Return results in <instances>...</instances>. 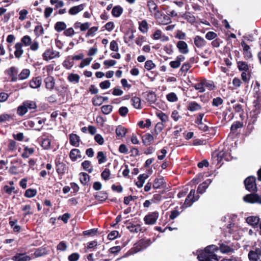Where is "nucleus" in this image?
<instances>
[{"instance_id":"f257e3e1","label":"nucleus","mask_w":261,"mask_h":261,"mask_svg":"<svg viewBox=\"0 0 261 261\" xmlns=\"http://www.w3.org/2000/svg\"><path fill=\"white\" fill-rule=\"evenodd\" d=\"M217 250L218 248L216 245H209L199 252L197 258L199 261H219L217 255L214 253Z\"/></svg>"},{"instance_id":"f03ea898","label":"nucleus","mask_w":261,"mask_h":261,"mask_svg":"<svg viewBox=\"0 0 261 261\" xmlns=\"http://www.w3.org/2000/svg\"><path fill=\"white\" fill-rule=\"evenodd\" d=\"M236 159H233L229 153L223 151L219 152L215 151L212 154V162L213 163H224L228 162H235Z\"/></svg>"},{"instance_id":"7ed1b4c3","label":"nucleus","mask_w":261,"mask_h":261,"mask_svg":"<svg viewBox=\"0 0 261 261\" xmlns=\"http://www.w3.org/2000/svg\"><path fill=\"white\" fill-rule=\"evenodd\" d=\"M152 242L150 239L146 240L141 239L136 244L133 248H132L129 251L131 253H135L139 251H140L144 249H146L149 246Z\"/></svg>"},{"instance_id":"20e7f679","label":"nucleus","mask_w":261,"mask_h":261,"mask_svg":"<svg viewBox=\"0 0 261 261\" xmlns=\"http://www.w3.org/2000/svg\"><path fill=\"white\" fill-rule=\"evenodd\" d=\"M20 43H21L22 45L23 44L25 46H30L31 50L33 51L37 50L39 47L38 42L36 40L32 41L31 38L28 35L24 36L21 39Z\"/></svg>"},{"instance_id":"39448f33","label":"nucleus","mask_w":261,"mask_h":261,"mask_svg":"<svg viewBox=\"0 0 261 261\" xmlns=\"http://www.w3.org/2000/svg\"><path fill=\"white\" fill-rule=\"evenodd\" d=\"M246 189L249 192H256L257 188L256 184V178L254 176L247 177L244 181Z\"/></svg>"},{"instance_id":"423d86ee","label":"nucleus","mask_w":261,"mask_h":261,"mask_svg":"<svg viewBox=\"0 0 261 261\" xmlns=\"http://www.w3.org/2000/svg\"><path fill=\"white\" fill-rule=\"evenodd\" d=\"M159 216V213L158 211L150 212L144 217L143 220L145 224L152 225L156 223Z\"/></svg>"},{"instance_id":"0eeeda50","label":"nucleus","mask_w":261,"mask_h":261,"mask_svg":"<svg viewBox=\"0 0 261 261\" xmlns=\"http://www.w3.org/2000/svg\"><path fill=\"white\" fill-rule=\"evenodd\" d=\"M59 57L60 53L51 48L46 49L42 54L43 59L45 61H49Z\"/></svg>"},{"instance_id":"6e6552de","label":"nucleus","mask_w":261,"mask_h":261,"mask_svg":"<svg viewBox=\"0 0 261 261\" xmlns=\"http://www.w3.org/2000/svg\"><path fill=\"white\" fill-rule=\"evenodd\" d=\"M243 200L247 203L261 204V196L256 193H251L245 195Z\"/></svg>"},{"instance_id":"1a4fd4ad","label":"nucleus","mask_w":261,"mask_h":261,"mask_svg":"<svg viewBox=\"0 0 261 261\" xmlns=\"http://www.w3.org/2000/svg\"><path fill=\"white\" fill-rule=\"evenodd\" d=\"M195 191L191 190L188 195L184 202V205L186 207L190 206L194 202L197 200L199 197V196H195Z\"/></svg>"},{"instance_id":"9d476101","label":"nucleus","mask_w":261,"mask_h":261,"mask_svg":"<svg viewBox=\"0 0 261 261\" xmlns=\"http://www.w3.org/2000/svg\"><path fill=\"white\" fill-rule=\"evenodd\" d=\"M11 259L13 261H30L31 257L27 255V253H16L15 255L12 257Z\"/></svg>"},{"instance_id":"9b49d317","label":"nucleus","mask_w":261,"mask_h":261,"mask_svg":"<svg viewBox=\"0 0 261 261\" xmlns=\"http://www.w3.org/2000/svg\"><path fill=\"white\" fill-rule=\"evenodd\" d=\"M127 225V228L132 233H138L142 231L141 226L140 224L134 225L131 222H128V221H126L124 223Z\"/></svg>"},{"instance_id":"f8f14e48","label":"nucleus","mask_w":261,"mask_h":261,"mask_svg":"<svg viewBox=\"0 0 261 261\" xmlns=\"http://www.w3.org/2000/svg\"><path fill=\"white\" fill-rule=\"evenodd\" d=\"M246 222L254 228L257 227L260 222V218L258 216H249L246 218Z\"/></svg>"},{"instance_id":"ddd939ff","label":"nucleus","mask_w":261,"mask_h":261,"mask_svg":"<svg viewBox=\"0 0 261 261\" xmlns=\"http://www.w3.org/2000/svg\"><path fill=\"white\" fill-rule=\"evenodd\" d=\"M212 181V179H207L206 180H205L202 183L200 184L197 188V193L201 194L204 193L205 192L206 189L208 188V186L211 184Z\"/></svg>"},{"instance_id":"4468645a","label":"nucleus","mask_w":261,"mask_h":261,"mask_svg":"<svg viewBox=\"0 0 261 261\" xmlns=\"http://www.w3.org/2000/svg\"><path fill=\"white\" fill-rule=\"evenodd\" d=\"M14 54L15 58L17 59L20 58L24 53L22 43L20 42L16 43L14 45Z\"/></svg>"},{"instance_id":"2eb2a0df","label":"nucleus","mask_w":261,"mask_h":261,"mask_svg":"<svg viewBox=\"0 0 261 261\" xmlns=\"http://www.w3.org/2000/svg\"><path fill=\"white\" fill-rule=\"evenodd\" d=\"M177 47L181 54H187L189 53L188 45L185 41H178L177 43Z\"/></svg>"},{"instance_id":"dca6fc26","label":"nucleus","mask_w":261,"mask_h":261,"mask_svg":"<svg viewBox=\"0 0 261 261\" xmlns=\"http://www.w3.org/2000/svg\"><path fill=\"white\" fill-rule=\"evenodd\" d=\"M84 6H85L84 4H81L77 6L72 7L69 9L68 12L69 14L71 15H76L79 12L84 10Z\"/></svg>"},{"instance_id":"f3484780","label":"nucleus","mask_w":261,"mask_h":261,"mask_svg":"<svg viewBox=\"0 0 261 261\" xmlns=\"http://www.w3.org/2000/svg\"><path fill=\"white\" fill-rule=\"evenodd\" d=\"M69 141L71 145L77 147L80 144V138L75 134H71L69 135Z\"/></svg>"},{"instance_id":"a211bd4d","label":"nucleus","mask_w":261,"mask_h":261,"mask_svg":"<svg viewBox=\"0 0 261 261\" xmlns=\"http://www.w3.org/2000/svg\"><path fill=\"white\" fill-rule=\"evenodd\" d=\"M165 182L164 181V179L163 177L158 178H156L154 179L153 181V183L152 185V187L154 189H160L162 187H164V185L165 184Z\"/></svg>"},{"instance_id":"6ab92c4d","label":"nucleus","mask_w":261,"mask_h":261,"mask_svg":"<svg viewBox=\"0 0 261 261\" xmlns=\"http://www.w3.org/2000/svg\"><path fill=\"white\" fill-rule=\"evenodd\" d=\"M45 87L47 89L51 90L55 87V79L53 76H47L44 80Z\"/></svg>"},{"instance_id":"aec40b11","label":"nucleus","mask_w":261,"mask_h":261,"mask_svg":"<svg viewBox=\"0 0 261 261\" xmlns=\"http://www.w3.org/2000/svg\"><path fill=\"white\" fill-rule=\"evenodd\" d=\"M148 177V174H141L138 177V181L136 182V185L138 188H142L145 182V180Z\"/></svg>"},{"instance_id":"412c9836","label":"nucleus","mask_w":261,"mask_h":261,"mask_svg":"<svg viewBox=\"0 0 261 261\" xmlns=\"http://www.w3.org/2000/svg\"><path fill=\"white\" fill-rule=\"evenodd\" d=\"M70 158L73 162H75L79 159H81L82 156L80 150L77 149H72L70 152Z\"/></svg>"},{"instance_id":"4be33fe9","label":"nucleus","mask_w":261,"mask_h":261,"mask_svg":"<svg viewBox=\"0 0 261 261\" xmlns=\"http://www.w3.org/2000/svg\"><path fill=\"white\" fill-rule=\"evenodd\" d=\"M194 44L198 48H202L206 44L205 40L199 36H196L194 38Z\"/></svg>"},{"instance_id":"5701e85b","label":"nucleus","mask_w":261,"mask_h":261,"mask_svg":"<svg viewBox=\"0 0 261 261\" xmlns=\"http://www.w3.org/2000/svg\"><path fill=\"white\" fill-rule=\"evenodd\" d=\"M42 83L41 79L40 77L33 78L30 83V87L32 88L40 87Z\"/></svg>"},{"instance_id":"b1692460","label":"nucleus","mask_w":261,"mask_h":261,"mask_svg":"<svg viewBox=\"0 0 261 261\" xmlns=\"http://www.w3.org/2000/svg\"><path fill=\"white\" fill-rule=\"evenodd\" d=\"M95 198L98 201H104L108 198V194L105 191H99L96 193Z\"/></svg>"},{"instance_id":"393cba45","label":"nucleus","mask_w":261,"mask_h":261,"mask_svg":"<svg viewBox=\"0 0 261 261\" xmlns=\"http://www.w3.org/2000/svg\"><path fill=\"white\" fill-rule=\"evenodd\" d=\"M56 170L59 175L64 174L67 170L68 167L66 166V164H56Z\"/></svg>"},{"instance_id":"a878e982","label":"nucleus","mask_w":261,"mask_h":261,"mask_svg":"<svg viewBox=\"0 0 261 261\" xmlns=\"http://www.w3.org/2000/svg\"><path fill=\"white\" fill-rule=\"evenodd\" d=\"M153 139V137L150 134H146L142 137L143 142L146 145H150Z\"/></svg>"},{"instance_id":"bb28decb","label":"nucleus","mask_w":261,"mask_h":261,"mask_svg":"<svg viewBox=\"0 0 261 261\" xmlns=\"http://www.w3.org/2000/svg\"><path fill=\"white\" fill-rule=\"evenodd\" d=\"M219 249L220 251L223 253H228L230 252H233L234 251V249L233 248L224 244H221L220 245Z\"/></svg>"},{"instance_id":"cd10ccee","label":"nucleus","mask_w":261,"mask_h":261,"mask_svg":"<svg viewBox=\"0 0 261 261\" xmlns=\"http://www.w3.org/2000/svg\"><path fill=\"white\" fill-rule=\"evenodd\" d=\"M80 181L83 185H86L89 181L90 176L87 173L82 172L80 174Z\"/></svg>"},{"instance_id":"c85d7f7f","label":"nucleus","mask_w":261,"mask_h":261,"mask_svg":"<svg viewBox=\"0 0 261 261\" xmlns=\"http://www.w3.org/2000/svg\"><path fill=\"white\" fill-rule=\"evenodd\" d=\"M126 133V129L122 126L119 125L116 129V135L119 138H122L124 137Z\"/></svg>"},{"instance_id":"c756f323","label":"nucleus","mask_w":261,"mask_h":261,"mask_svg":"<svg viewBox=\"0 0 261 261\" xmlns=\"http://www.w3.org/2000/svg\"><path fill=\"white\" fill-rule=\"evenodd\" d=\"M122 12L123 9L119 6L114 7L112 11V15L116 17L120 16Z\"/></svg>"},{"instance_id":"7c9ffc66","label":"nucleus","mask_w":261,"mask_h":261,"mask_svg":"<svg viewBox=\"0 0 261 261\" xmlns=\"http://www.w3.org/2000/svg\"><path fill=\"white\" fill-rule=\"evenodd\" d=\"M13 116L7 113H4L0 115V123H4L12 120Z\"/></svg>"},{"instance_id":"2f4dec72","label":"nucleus","mask_w":261,"mask_h":261,"mask_svg":"<svg viewBox=\"0 0 261 261\" xmlns=\"http://www.w3.org/2000/svg\"><path fill=\"white\" fill-rule=\"evenodd\" d=\"M131 101L134 107L137 109H141V99L138 97H134L131 99Z\"/></svg>"},{"instance_id":"473e14b6","label":"nucleus","mask_w":261,"mask_h":261,"mask_svg":"<svg viewBox=\"0 0 261 261\" xmlns=\"http://www.w3.org/2000/svg\"><path fill=\"white\" fill-rule=\"evenodd\" d=\"M21 210L23 212H24V213L23 214L24 217H25L27 215H31L33 214V211L32 210L31 206L29 204H27L22 206L21 207Z\"/></svg>"},{"instance_id":"72a5a7b5","label":"nucleus","mask_w":261,"mask_h":261,"mask_svg":"<svg viewBox=\"0 0 261 261\" xmlns=\"http://www.w3.org/2000/svg\"><path fill=\"white\" fill-rule=\"evenodd\" d=\"M66 28V24L62 21L57 22L55 25V29L56 31L59 32L64 30Z\"/></svg>"},{"instance_id":"f704fd0d","label":"nucleus","mask_w":261,"mask_h":261,"mask_svg":"<svg viewBox=\"0 0 261 261\" xmlns=\"http://www.w3.org/2000/svg\"><path fill=\"white\" fill-rule=\"evenodd\" d=\"M248 258L250 261H258L260 255L253 252V250H250L248 253Z\"/></svg>"},{"instance_id":"c9c22d12","label":"nucleus","mask_w":261,"mask_h":261,"mask_svg":"<svg viewBox=\"0 0 261 261\" xmlns=\"http://www.w3.org/2000/svg\"><path fill=\"white\" fill-rule=\"evenodd\" d=\"M36 194L37 190L36 189H28L25 191L24 196L27 198H32L36 196Z\"/></svg>"},{"instance_id":"e433bc0d","label":"nucleus","mask_w":261,"mask_h":261,"mask_svg":"<svg viewBox=\"0 0 261 261\" xmlns=\"http://www.w3.org/2000/svg\"><path fill=\"white\" fill-rule=\"evenodd\" d=\"M139 30L142 33H146L148 30V23L146 20H143L139 24Z\"/></svg>"},{"instance_id":"4c0bfd02","label":"nucleus","mask_w":261,"mask_h":261,"mask_svg":"<svg viewBox=\"0 0 261 261\" xmlns=\"http://www.w3.org/2000/svg\"><path fill=\"white\" fill-rule=\"evenodd\" d=\"M30 74V71L28 69H23L19 74V78L20 80H25L27 79Z\"/></svg>"},{"instance_id":"58836bf2","label":"nucleus","mask_w":261,"mask_h":261,"mask_svg":"<svg viewBox=\"0 0 261 261\" xmlns=\"http://www.w3.org/2000/svg\"><path fill=\"white\" fill-rule=\"evenodd\" d=\"M34 150L33 148L25 147L24 149V151L22 154V156L24 158H28L31 154H32L34 152Z\"/></svg>"},{"instance_id":"ea45409f","label":"nucleus","mask_w":261,"mask_h":261,"mask_svg":"<svg viewBox=\"0 0 261 261\" xmlns=\"http://www.w3.org/2000/svg\"><path fill=\"white\" fill-rule=\"evenodd\" d=\"M122 247L120 246H114L108 250V252L114 255H117L121 251Z\"/></svg>"},{"instance_id":"a19ab883","label":"nucleus","mask_w":261,"mask_h":261,"mask_svg":"<svg viewBox=\"0 0 261 261\" xmlns=\"http://www.w3.org/2000/svg\"><path fill=\"white\" fill-rule=\"evenodd\" d=\"M238 67L240 70L247 71L249 69L248 65L245 62L239 61L238 62Z\"/></svg>"},{"instance_id":"79ce46f5","label":"nucleus","mask_w":261,"mask_h":261,"mask_svg":"<svg viewBox=\"0 0 261 261\" xmlns=\"http://www.w3.org/2000/svg\"><path fill=\"white\" fill-rule=\"evenodd\" d=\"M68 80L70 82L77 83L80 80V76L77 74L71 73L69 74Z\"/></svg>"},{"instance_id":"37998d69","label":"nucleus","mask_w":261,"mask_h":261,"mask_svg":"<svg viewBox=\"0 0 261 261\" xmlns=\"http://www.w3.org/2000/svg\"><path fill=\"white\" fill-rule=\"evenodd\" d=\"M92 102L95 106H99L101 105L103 103L102 96L99 95L94 96L92 99Z\"/></svg>"},{"instance_id":"c03bdc74","label":"nucleus","mask_w":261,"mask_h":261,"mask_svg":"<svg viewBox=\"0 0 261 261\" xmlns=\"http://www.w3.org/2000/svg\"><path fill=\"white\" fill-rule=\"evenodd\" d=\"M98 232V231L97 228H92L91 229L84 231L83 232V234L84 236H95Z\"/></svg>"},{"instance_id":"a18cd8bd","label":"nucleus","mask_w":261,"mask_h":261,"mask_svg":"<svg viewBox=\"0 0 261 261\" xmlns=\"http://www.w3.org/2000/svg\"><path fill=\"white\" fill-rule=\"evenodd\" d=\"M102 112L106 115L109 114L113 110V107L111 105H105L101 108Z\"/></svg>"},{"instance_id":"49530a36","label":"nucleus","mask_w":261,"mask_h":261,"mask_svg":"<svg viewBox=\"0 0 261 261\" xmlns=\"http://www.w3.org/2000/svg\"><path fill=\"white\" fill-rule=\"evenodd\" d=\"M28 112V110L24 103H23L21 106L18 107L17 114L20 116L24 115Z\"/></svg>"},{"instance_id":"de8ad7c7","label":"nucleus","mask_w":261,"mask_h":261,"mask_svg":"<svg viewBox=\"0 0 261 261\" xmlns=\"http://www.w3.org/2000/svg\"><path fill=\"white\" fill-rule=\"evenodd\" d=\"M147 7L151 13H153V11H156L158 7L155 3L152 1H149L148 2Z\"/></svg>"},{"instance_id":"09e8293b","label":"nucleus","mask_w":261,"mask_h":261,"mask_svg":"<svg viewBox=\"0 0 261 261\" xmlns=\"http://www.w3.org/2000/svg\"><path fill=\"white\" fill-rule=\"evenodd\" d=\"M50 4L55 6V8L63 7L64 5V3L60 0H50Z\"/></svg>"},{"instance_id":"8fccbe9b","label":"nucleus","mask_w":261,"mask_h":261,"mask_svg":"<svg viewBox=\"0 0 261 261\" xmlns=\"http://www.w3.org/2000/svg\"><path fill=\"white\" fill-rule=\"evenodd\" d=\"M26 106L27 110L35 109L36 108V104L33 101L27 100L23 102Z\"/></svg>"},{"instance_id":"3c124183","label":"nucleus","mask_w":261,"mask_h":261,"mask_svg":"<svg viewBox=\"0 0 261 261\" xmlns=\"http://www.w3.org/2000/svg\"><path fill=\"white\" fill-rule=\"evenodd\" d=\"M162 16H163V18L161 17L160 20L159 22L160 23H161L162 24L166 25V24L170 23L171 22V19L169 16L166 15H164Z\"/></svg>"},{"instance_id":"603ef678","label":"nucleus","mask_w":261,"mask_h":261,"mask_svg":"<svg viewBox=\"0 0 261 261\" xmlns=\"http://www.w3.org/2000/svg\"><path fill=\"white\" fill-rule=\"evenodd\" d=\"M111 173L110 171L108 168H105V169L102 172L101 176L102 179L105 180H107L110 179Z\"/></svg>"},{"instance_id":"864d4df0","label":"nucleus","mask_w":261,"mask_h":261,"mask_svg":"<svg viewBox=\"0 0 261 261\" xmlns=\"http://www.w3.org/2000/svg\"><path fill=\"white\" fill-rule=\"evenodd\" d=\"M167 99L170 102H175L178 99L176 94L175 93L171 92L166 96Z\"/></svg>"},{"instance_id":"5fc2aeb1","label":"nucleus","mask_w":261,"mask_h":261,"mask_svg":"<svg viewBox=\"0 0 261 261\" xmlns=\"http://www.w3.org/2000/svg\"><path fill=\"white\" fill-rule=\"evenodd\" d=\"M97 158L98 160L99 163H102L107 161L106 156L104 153L102 151H99L98 152Z\"/></svg>"},{"instance_id":"6e6d98bb","label":"nucleus","mask_w":261,"mask_h":261,"mask_svg":"<svg viewBox=\"0 0 261 261\" xmlns=\"http://www.w3.org/2000/svg\"><path fill=\"white\" fill-rule=\"evenodd\" d=\"M70 217H71V215L68 213H66L64 214L62 216H60L58 218V219L62 220L63 221V222L65 224H66L68 222V221Z\"/></svg>"},{"instance_id":"4d7b16f0","label":"nucleus","mask_w":261,"mask_h":261,"mask_svg":"<svg viewBox=\"0 0 261 261\" xmlns=\"http://www.w3.org/2000/svg\"><path fill=\"white\" fill-rule=\"evenodd\" d=\"M200 106L195 102H192L189 105L188 109L191 111H195L200 110Z\"/></svg>"},{"instance_id":"13d9d810","label":"nucleus","mask_w":261,"mask_h":261,"mask_svg":"<svg viewBox=\"0 0 261 261\" xmlns=\"http://www.w3.org/2000/svg\"><path fill=\"white\" fill-rule=\"evenodd\" d=\"M51 141L48 138L44 139L42 141V146L45 149L50 148Z\"/></svg>"},{"instance_id":"bf43d9fd","label":"nucleus","mask_w":261,"mask_h":261,"mask_svg":"<svg viewBox=\"0 0 261 261\" xmlns=\"http://www.w3.org/2000/svg\"><path fill=\"white\" fill-rule=\"evenodd\" d=\"M29 12L28 10L25 9H22L21 11H20L19 13V19L22 21L24 20L27 18V15L28 14Z\"/></svg>"},{"instance_id":"052dcab7","label":"nucleus","mask_w":261,"mask_h":261,"mask_svg":"<svg viewBox=\"0 0 261 261\" xmlns=\"http://www.w3.org/2000/svg\"><path fill=\"white\" fill-rule=\"evenodd\" d=\"M92 60V58H88L83 60L80 64V67L83 68L86 66H88L90 64Z\"/></svg>"},{"instance_id":"680f3d73","label":"nucleus","mask_w":261,"mask_h":261,"mask_svg":"<svg viewBox=\"0 0 261 261\" xmlns=\"http://www.w3.org/2000/svg\"><path fill=\"white\" fill-rule=\"evenodd\" d=\"M111 83L109 81L106 80L99 84V87L101 89H107L110 87Z\"/></svg>"},{"instance_id":"e2e57ef3","label":"nucleus","mask_w":261,"mask_h":261,"mask_svg":"<svg viewBox=\"0 0 261 261\" xmlns=\"http://www.w3.org/2000/svg\"><path fill=\"white\" fill-rule=\"evenodd\" d=\"M206 83H203V82L201 83H197L195 85L194 87L196 90H199L200 92H203L205 91V89L204 87V85H206Z\"/></svg>"},{"instance_id":"0e129e2a","label":"nucleus","mask_w":261,"mask_h":261,"mask_svg":"<svg viewBox=\"0 0 261 261\" xmlns=\"http://www.w3.org/2000/svg\"><path fill=\"white\" fill-rule=\"evenodd\" d=\"M119 232L117 230H113L110 232L108 235V239L110 240H113L117 238L118 236Z\"/></svg>"},{"instance_id":"69168bd1","label":"nucleus","mask_w":261,"mask_h":261,"mask_svg":"<svg viewBox=\"0 0 261 261\" xmlns=\"http://www.w3.org/2000/svg\"><path fill=\"white\" fill-rule=\"evenodd\" d=\"M110 48L111 50L117 52L119 50V47L117 43L115 40H113L110 43Z\"/></svg>"},{"instance_id":"338daca9","label":"nucleus","mask_w":261,"mask_h":261,"mask_svg":"<svg viewBox=\"0 0 261 261\" xmlns=\"http://www.w3.org/2000/svg\"><path fill=\"white\" fill-rule=\"evenodd\" d=\"M146 42V38L142 36H139L136 39V43L138 45L141 46L143 43Z\"/></svg>"},{"instance_id":"774afa93","label":"nucleus","mask_w":261,"mask_h":261,"mask_svg":"<svg viewBox=\"0 0 261 261\" xmlns=\"http://www.w3.org/2000/svg\"><path fill=\"white\" fill-rule=\"evenodd\" d=\"M80 258V255L77 253H73L68 256L69 261H77Z\"/></svg>"}]
</instances>
